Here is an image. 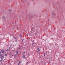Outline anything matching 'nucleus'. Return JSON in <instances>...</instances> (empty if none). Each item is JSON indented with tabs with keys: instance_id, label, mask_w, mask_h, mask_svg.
Listing matches in <instances>:
<instances>
[{
	"instance_id": "f257e3e1",
	"label": "nucleus",
	"mask_w": 65,
	"mask_h": 65,
	"mask_svg": "<svg viewBox=\"0 0 65 65\" xmlns=\"http://www.w3.org/2000/svg\"><path fill=\"white\" fill-rule=\"evenodd\" d=\"M2 55H3V54H0V57H1V59H2V60H3V59L4 58V56H3Z\"/></svg>"
},
{
	"instance_id": "f03ea898",
	"label": "nucleus",
	"mask_w": 65,
	"mask_h": 65,
	"mask_svg": "<svg viewBox=\"0 0 65 65\" xmlns=\"http://www.w3.org/2000/svg\"><path fill=\"white\" fill-rule=\"evenodd\" d=\"M4 53V50H1L0 52V54L1 55V53L2 54V53Z\"/></svg>"
},
{
	"instance_id": "7ed1b4c3",
	"label": "nucleus",
	"mask_w": 65,
	"mask_h": 65,
	"mask_svg": "<svg viewBox=\"0 0 65 65\" xmlns=\"http://www.w3.org/2000/svg\"><path fill=\"white\" fill-rule=\"evenodd\" d=\"M47 53H44V57H45V56H47Z\"/></svg>"
},
{
	"instance_id": "20e7f679",
	"label": "nucleus",
	"mask_w": 65,
	"mask_h": 65,
	"mask_svg": "<svg viewBox=\"0 0 65 65\" xmlns=\"http://www.w3.org/2000/svg\"><path fill=\"white\" fill-rule=\"evenodd\" d=\"M37 50H38V51H37V53H38V52H40V50H39V48H37Z\"/></svg>"
},
{
	"instance_id": "39448f33",
	"label": "nucleus",
	"mask_w": 65,
	"mask_h": 65,
	"mask_svg": "<svg viewBox=\"0 0 65 65\" xmlns=\"http://www.w3.org/2000/svg\"><path fill=\"white\" fill-rule=\"evenodd\" d=\"M37 31L36 32H35V33H34V34H35V35H37V33H38V32H37Z\"/></svg>"
},
{
	"instance_id": "423d86ee",
	"label": "nucleus",
	"mask_w": 65,
	"mask_h": 65,
	"mask_svg": "<svg viewBox=\"0 0 65 65\" xmlns=\"http://www.w3.org/2000/svg\"><path fill=\"white\" fill-rule=\"evenodd\" d=\"M13 38H14V39H18V38L17 37H13Z\"/></svg>"
},
{
	"instance_id": "0eeeda50",
	"label": "nucleus",
	"mask_w": 65,
	"mask_h": 65,
	"mask_svg": "<svg viewBox=\"0 0 65 65\" xmlns=\"http://www.w3.org/2000/svg\"><path fill=\"white\" fill-rule=\"evenodd\" d=\"M10 47L11 48H12V47H13L12 46V45H11L10 46Z\"/></svg>"
},
{
	"instance_id": "6e6552de",
	"label": "nucleus",
	"mask_w": 65,
	"mask_h": 65,
	"mask_svg": "<svg viewBox=\"0 0 65 65\" xmlns=\"http://www.w3.org/2000/svg\"><path fill=\"white\" fill-rule=\"evenodd\" d=\"M20 37L21 38L22 37V35L21 34H20Z\"/></svg>"
},
{
	"instance_id": "1a4fd4ad",
	"label": "nucleus",
	"mask_w": 65,
	"mask_h": 65,
	"mask_svg": "<svg viewBox=\"0 0 65 65\" xmlns=\"http://www.w3.org/2000/svg\"><path fill=\"white\" fill-rule=\"evenodd\" d=\"M9 12H11V9H10L9 10Z\"/></svg>"
},
{
	"instance_id": "9d476101",
	"label": "nucleus",
	"mask_w": 65,
	"mask_h": 65,
	"mask_svg": "<svg viewBox=\"0 0 65 65\" xmlns=\"http://www.w3.org/2000/svg\"><path fill=\"white\" fill-rule=\"evenodd\" d=\"M18 53L19 52H18V51H16V54H18Z\"/></svg>"
},
{
	"instance_id": "9b49d317",
	"label": "nucleus",
	"mask_w": 65,
	"mask_h": 65,
	"mask_svg": "<svg viewBox=\"0 0 65 65\" xmlns=\"http://www.w3.org/2000/svg\"><path fill=\"white\" fill-rule=\"evenodd\" d=\"M22 58H26V57H25V56H22Z\"/></svg>"
},
{
	"instance_id": "f8f14e48",
	"label": "nucleus",
	"mask_w": 65,
	"mask_h": 65,
	"mask_svg": "<svg viewBox=\"0 0 65 65\" xmlns=\"http://www.w3.org/2000/svg\"><path fill=\"white\" fill-rule=\"evenodd\" d=\"M24 49L25 48V50H26V49H26V48H27V47H24Z\"/></svg>"
},
{
	"instance_id": "ddd939ff",
	"label": "nucleus",
	"mask_w": 65,
	"mask_h": 65,
	"mask_svg": "<svg viewBox=\"0 0 65 65\" xmlns=\"http://www.w3.org/2000/svg\"><path fill=\"white\" fill-rule=\"evenodd\" d=\"M52 14H53V15H54V12H52Z\"/></svg>"
},
{
	"instance_id": "4468645a",
	"label": "nucleus",
	"mask_w": 65,
	"mask_h": 65,
	"mask_svg": "<svg viewBox=\"0 0 65 65\" xmlns=\"http://www.w3.org/2000/svg\"><path fill=\"white\" fill-rule=\"evenodd\" d=\"M7 54H5V56H7Z\"/></svg>"
},
{
	"instance_id": "2eb2a0df",
	"label": "nucleus",
	"mask_w": 65,
	"mask_h": 65,
	"mask_svg": "<svg viewBox=\"0 0 65 65\" xmlns=\"http://www.w3.org/2000/svg\"><path fill=\"white\" fill-rule=\"evenodd\" d=\"M5 18V17H3V19H4Z\"/></svg>"
},
{
	"instance_id": "dca6fc26",
	"label": "nucleus",
	"mask_w": 65,
	"mask_h": 65,
	"mask_svg": "<svg viewBox=\"0 0 65 65\" xmlns=\"http://www.w3.org/2000/svg\"><path fill=\"white\" fill-rule=\"evenodd\" d=\"M9 51V50L8 49V48L6 50V51Z\"/></svg>"
},
{
	"instance_id": "f3484780",
	"label": "nucleus",
	"mask_w": 65,
	"mask_h": 65,
	"mask_svg": "<svg viewBox=\"0 0 65 65\" xmlns=\"http://www.w3.org/2000/svg\"><path fill=\"white\" fill-rule=\"evenodd\" d=\"M49 58H48V59H49V60H50V58H51H51H52V57H49Z\"/></svg>"
},
{
	"instance_id": "a211bd4d",
	"label": "nucleus",
	"mask_w": 65,
	"mask_h": 65,
	"mask_svg": "<svg viewBox=\"0 0 65 65\" xmlns=\"http://www.w3.org/2000/svg\"><path fill=\"white\" fill-rule=\"evenodd\" d=\"M32 31H33V30H32L30 31V32H31H31H32Z\"/></svg>"
},
{
	"instance_id": "6ab92c4d",
	"label": "nucleus",
	"mask_w": 65,
	"mask_h": 65,
	"mask_svg": "<svg viewBox=\"0 0 65 65\" xmlns=\"http://www.w3.org/2000/svg\"><path fill=\"white\" fill-rule=\"evenodd\" d=\"M11 53H10V56H11Z\"/></svg>"
},
{
	"instance_id": "aec40b11",
	"label": "nucleus",
	"mask_w": 65,
	"mask_h": 65,
	"mask_svg": "<svg viewBox=\"0 0 65 65\" xmlns=\"http://www.w3.org/2000/svg\"><path fill=\"white\" fill-rule=\"evenodd\" d=\"M24 39H23L22 40V42H23L24 41Z\"/></svg>"
},
{
	"instance_id": "412c9836",
	"label": "nucleus",
	"mask_w": 65,
	"mask_h": 65,
	"mask_svg": "<svg viewBox=\"0 0 65 65\" xmlns=\"http://www.w3.org/2000/svg\"><path fill=\"white\" fill-rule=\"evenodd\" d=\"M20 48H18V51H19V50H20Z\"/></svg>"
},
{
	"instance_id": "4be33fe9",
	"label": "nucleus",
	"mask_w": 65,
	"mask_h": 65,
	"mask_svg": "<svg viewBox=\"0 0 65 65\" xmlns=\"http://www.w3.org/2000/svg\"><path fill=\"white\" fill-rule=\"evenodd\" d=\"M49 55V54H47V56H48Z\"/></svg>"
},
{
	"instance_id": "5701e85b",
	"label": "nucleus",
	"mask_w": 65,
	"mask_h": 65,
	"mask_svg": "<svg viewBox=\"0 0 65 65\" xmlns=\"http://www.w3.org/2000/svg\"><path fill=\"white\" fill-rule=\"evenodd\" d=\"M35 36L34 37V39H35Z\"/></svg>"
},
{
	"instance_id": "b1692460",
	"label": "nucleus",
	"mask_w": 65,
	"mask_h": 65,
	"mask_svg": "<svg viewBox=\"0 0 65 65\" xmlns=\"http://www.w3.org/2000/svg\"><path fill=\"white\" fill-rule=\"evenodd\" d=\"M15 55L18 56V54H16Z\"/></svg>"
},
{
	"instance_id": "393cba45",
	"label": "nucleus",
	"mask_w": 65,
	"mask_h": 65,
	"mask_svg": "<svg viewBox=\"0 0 65 65\" xmlns=\"http://www.w3.org/2000/svg\"><path fill=\"white\" fill-rule=\"evenodd\" d=\"M25 43L24 42H23L22 43V44H23V43Z\"/></svg>"
},
{
	"instance_id": "a878e982",
	"label": "nucleus",
	"mask_w": 65,
	"mask_h": 65,
	"mask_svg": "<svg viewBox=\"0 0 65 65\" xmlns=\"http://www.w3.org/2000/svg\"><path fill=\"white\" fill-rule=\"evenodd\" d=\"M34 44V43H32V45H33Z\"/></svg>"
},
{
	"instance_id": "bb28decb",
	"label": "nucleus",
	"mask_w": 65,
	"mask_h": 65,
	"mask_svg": "<svg viewBox=\"0 0 65 65\" xmlns=\"http://www.w3.org/2000/svg\"><path fill=\"white\" fill-rule=\"evenodd\" d=\"M24 1H27V0H24Z\"/></svg>"
},
{
	"instance_id": "cd10ccee",
	"label": "nucleus",
	"mask_w": 65,
	"mask_h": 65,
	"mask_svg": "<svg viewBox=\"0 0 65 65\" xmlns=\"http://www.w3.org/2000/svg\"><path fill=\"white\" fill-rule=\"evenodd\" d=\"M34 40L32 41V42H34Z\"/></svg>"
},
{
	"instance_id": "c85d7f7f",
	"label": "nucleus",
	"mask_w": 65,
	"mask_h": 65,
	"mask_svg": "<svg viewBox=\"0 0 65 65\" xmlns=\"http://www.w3.org/2000/svg\"><path fill=\"white\" fill-rule=\"evenodd\" d=\"M27 64H28V62H27Z\"/></svg>"
},
{
	"instance_id": "c756f323",
	"label": "nucleus",
	"mask_w": 65,
	"mask_h": 65,
	"mask_svg": "<svg viewBox=\"0 0 65 65\" xmlns=\"http://www.w3.org/2000/svg\"><path fill=\"white\" fill-rule=\"evenodd\" d=\"M19 63H21V62H19Z\"/></svg>"
},
{
	"instance_id": "7c9ffc66",
	"label": "nucleus",
	"mask_w": 65,
	"mask_h": 65,
	"mask_svg": "<svg viewBox=\"0 0 65 65\" xmlns=\"http://www.w3.org/2000/svg\"><path fill=\"white\" fill-rule=\"evenodd\" d=\"M13 55H12L11 57H13Z\"/></svg>"
},
{
	"instance_id": "2f4dec72",
	"label": "nucleus",
	"mask_w": 65,
	"mask_h": 65,
	"mask_svg": "<svg viewBox=\"0 0 65 65\" xmlns=\"http://www.w3.org/2000/svg\"><path fill=\"white\" fill-rule=\"evenodd\" d=\"M23 55H24V56L25 55V54H23Z\"/></svg>"
},
{
	"instance_id": "473e14b6",
	"label": "nucleus",
	"mask_w": 65,
	"mask_h": 65,
	"mask_svg": "<svg viewBox=\"0 0 65 65\" xmlns=\"http://www.w3.org/2000/svg\"><path fill=\"white\" fill-rule=\"evenodd\" d=\"M32 1H34V0H31Z\"/></svg>"
},
{
	"instance_id": "72a5a7b5",
	"label": "nucleus",
	"mask_w": 65,
	"mask_h": 65,
	"mask_svg": "<svg viewBox=\"0 0 65 65\" xmlns=\"http://www.w3.org/2000/svg\"><path fill=\"white\" fill-rule=\"evenodd\" d=\"M51 39H52V40H53V38H52Z\"/></svg>"
},
{
	"instance_id": "f704fd0d",
	"label": "nucleus",
	"mask_w": 65,
	"mask_h": 65,
	"mask_svg": "<svg viewBox=\"0 0 65 65\" xmlns=\"http://www.w3.org/2000/svg\"><path fill=\"white\" fill-rule=\"evenodd\" d=\"M35 28V27H34V28H33V29H35V28Z\"/></svg>"
},
{
	"instance_id": "c9c22d12",
	"label": "nucleus",
	"mask_w": 65,
	"mask_h": 65,
	"mask_svg": "<svg viewBox=\"0 0 65 65\" xmlns=\"http://www.w3.org/2000/svg\"><path fill=\"white\" fill-rule=\"evenodd\" d=\"M26 52L25 51L24 52H23V53H25Z\"/></svg>"
},
{
	"instance_id": "e433bc0d",
	"label": "nucleus",
	"mask_w": 65,
	"mask_h": 65,
	"mask_svg": "<svg viewBox=\"0 0 65 65\" xmlns=\"http://www.w3.org/2000/svg\"><path fill=\"white\" fill-rule=\"evenodd\" d=\"M27 55H29V54L28 53V54H27Z\"/></svg>"
},
{
	"instance_id": "4c0bfd02",
	"label": "nucleus",
	"mask_w": 65,
	"mask_h": 65,
	"mask_svg": "<svg viewBox=\"0 0 65 65\" xmlns=\"http://www.w3.org/2000/svg\"><path fill=\"white\" fill-rule=\"evenodd\" d=\"M24 57H26V55H24Z\"/></svg>"
},
{
	"instance_id": "58836bf2",
	"label": "nucleus",
	"mask_w": 65,
	"mask_h": 65,
	"mask_svg": "<svg viewBox=\"0 0 65 65\" xmlns=\"http://www.w3.org/2000/svg\"><path fill=\"white\" fill-rule=\"evenodd\" d=\"M27 36H28V34H27Z\"/></svg>"
},
{
	"instance_id": "ea45409f",
	"label": "nucleus",
	"mask_w": 65,
	"mask_h": 65,
	"mask_svg": "<svg viewBox=\"0 0 65 65\" xmlns=\"http://www.w3.org/2000/svg\"><path fill=\"white\" fill-rule=\"evenodd\" d=\"M33 32H34V31H33Z\"/></svg>"
},
{
	"instance_id": "a19ab883",
	"label": "nucleus",
	"mask_w": 65,
	"mask_h": 65,
	"mask_svg": "<svg viewBox=\"0 0 65 65\" xmlns=\"http://www.w3.org/2000/svg\"><path fill=\"white\" fill-rule=\"evenodd\" d=\"M48 63H50V62H49Z\"/></svg>"
},
{
	"instance_id": "79ce46f5",
	"label": "nucleus",
	"mask_w": 65,
	"mask_h": 65,
	"mask_svg": "<svg viewBox=\"0 0 65 65\" xmlns=\"http://www.w3.org/2000/svg\"><path fill=\"white\" fill-rule=\"evenodd\" d=\"M49 59L48 58V57L47 59Z\"/></svg>"
},
{
	"instance_id": "37998d69",
	"label": "nucleus",
	"mask_w": 65,
	"mask_h": 65,
	"mask_svg": "<svg viewBox=\"0 0 65 65\" xmlns=\"http://www.w3.org/2000/svg\"><path fill=\"white\" fill-rule=\"evenodd\" d=\"M26 65H28V64H27V63H26Z\"/></svg>"
},
{
	"instance_id": "c03bdc74",
	"label": "nucleus",
	"mask_w": 65,
	"mask_h": 65,
	"mask_svg": "<svg viewBox=\"0 0 65 65\" xmlns=\"http://www.w3.org/2000/svg\"><path fill=\"white\" fill-rule=\"evenodd\" d=\"M25 53H24V54H25Z\"/></svg>"
},
{
	"instance_id": "a18cd8bd",
	"label": "nucleus",
	"mask_w": 65,
	"mask_h": 65,
	"mask_svg": "<svg viewBox=\"0 0 65 65\" xmlns=\"http://www.w3.org/2000/svg\"><path fill=\"white\" fill-rule=\"evenodd\" d=\"M1 57H0V59H1Z\"/></svg>"
},
{
	"instance_id": "49530a36",
	"label": "nucleus",
	"mask_w": 65,
	"mask_h": 65,
	"mask_svg": "<svg viewBox=\"0 0 65 65\" xmlns=\"http://www.w3.org/2000/svg\"><path fill=\"white\" fill-rule=\"evenodd\" d=\"M15 58V56L14 57V58Z\"/></svg>"
},
{
	"instance_id": "de8ad7c7",
	"label": "nucleus",
	"mask_w": 65,
	"mask_h": 65,
	"mask_svg": "<svg viewBox=\"0 0 65 65\" xmlns=\"http://www.w3.org/2000/svg\"><path fill=\"white\" fill-rule=\"evenodd\" d=\"M41 62H43V61H41Z\"/></svg>"
},
{
	"instance_id": "09e8293b",
	"label": "nucleus",
	"mask_w": 65,
	"mask_h": 65,
	"mask_svg": "<svg viewBox=\"0 0 65 65\" xmlns=\"http://www.w3.org/2000/svg\"><path fill=\"white\" fill-rule=\"evenodd\" d=\"M1 65H3V64H1Z\"/></svg>"
},
{
	"instance_id": "8fccbe9b",
	"label": "nucleus",
	"mask_w": 65,
	"mask_h": 65,
	"mask_svg": "<svg viewBox=\"0 0 65 65\" xmlns=\"http://www.w3.org/2000/svg\"><path fill=\"white\" fill-rule=\"evenodd\" d=\"M25 41H26V40H25Z\"/></svg>"
},
{
	"instance_id": "3c124183",
	"label": "nucleus",
	"mask_w": 65,
	"mask_h": 65,
	"mask_svg": "<svg viewBox=\"0 0 65 65\" xmlns=\"http://www.w3.org/2000/svg\"><path fill=\"white\" fill-rule=\"evenodd\" d=\"M10 65H12V64H10Z\"/></svg>"
},
{
	"instance_id": "603ef678",
	"label": "nucleus",
	"mask_w": 65,
	"mask_h": 65,
	"mask_svg": "<svg viewBox=\"0 0 65 65\" xmlns=\"http://www.w3.org/2000/svg\"><path fill=\"white\" fill-rule=\"evenodd\" d=\"M29 19H30V18H29Z\"/></svg>"
}]
</instances>
